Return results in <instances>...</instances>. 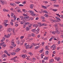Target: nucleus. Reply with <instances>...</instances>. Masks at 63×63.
<instances>
[{
    "instance_id": "nucleus-49",
    "label": "nucleus",
    "mask_w": 63,
    "mask_h": 63,
    "mask_svg": "<svg viewBox=\"0 0 63 63\" xmlns=\"http://www.w3.org/2000/svg\"><path fill=\"white\" fill-rule=\"evenodd\" d=\"M19 17H20V18H24V17L23 16H20Z\"/></svg>"
},
{
    "instance_id": "nucleus-34",
    "label": "nucleus",
    "mask_w": 63,
    "mask_h": 63,
    "mask_svg": "<svg viewBox=\"0 0 63 63\" xmlns=\"http://www.w3.org/2000/svg\"><path fill=\"white\" fill-rule=\"evenodd\" d=\"M53 22L56 23L57 22V21L56 20H53Z\"/></svg>"
},
{
    "instance_id": "nucleus-33",
    "label": "nucleus",
    "mask_w": 63,
    "mask_h": 63,
    "mask_svg": "<svg viewBox=\"0 0 63 63\" xmlns=\"http://www.w3.org/2000/svg\"><path fill=\"white\" fill-rule=\"evenodd\" d=\"M31 36H32V37H35V34H34V33H32L31 34Z\"/></svg>"
},
{
    "instance_id": "nucleus-7",
    "label": "nucleus",
    "mask_w": 63,
    "mask_h": 63,
    "mask_svg": "<svg viewBox=\"0 0 63 63\" xmlns=\"http://www.w3.org/2000/svg\"><path fill=\"white\" fill-rule=\"evenodd\" d=\"M40 32V29H37L35 33H36L37 34H38Z\"/></svg>"
},
{
    "instance_id": "nucleus-36",
    "label": "nucleus",
    "mask_w": 63,
    "mask_h": 63,
    "mask_svg": "<svg viewBox=\"0 0 63 63\" xmlns=\"http://www.w3.org/2000/svg\"><path fill=\"white\" fill-rule=\"evenodd\" d=\"M46 55H48V51H47L45 53Z\"/></svg>"
},
{
    "instance_id": "nucleus-59",
    "label": "nucleus",
    "mask_w": 63,
    "mask_h": 63,
    "mask_svg": "<svg viewBox=\"0 0 63 63\" xmlns=\"http://www.w3.org/2000/svg\"><path fill=\"white\" fill-rule=\"evenodd\" d=\"M39 47H35V49H38Z\"/></svg>"
},
{
    "instance_id": "nucleus-18",
    "label": "nucleus",
    "mask_w": 63,
    "mask_h": 63,
    "mask_svg": "<svg viewBox=\"0 0 63 63\" xmlns=\"http://www.w3.org/2000/svg\"><path fill=\"white\" fill-rule=\"evenodd\" d=\"M55 58V59H56L57 60V61H59L60 60V59L59 57L57 58H56V57Z\"/></svg>"
},
{
    "instance_id": "nucleus-43",
    "label": "nucleus",
    "mask_w": 63,
    "mask_h": 63,
    "mask_svg": "<svg viewBox=\"0 0 63 63\" xmlns=\"http://www.w3.org/2000/svg\"><path fill=\"white\" fill-rule=\"evenodd\" d=\"M42 7L43 8H45V9H47V7H46V6H42Z\"/></svg>"
},
{
    "instance_id": "nucleus-14",
    "label": "nucleus",
    "mask_w": 63,
    "mask_h": 63,
    "mask_svg": "<svg viewBox=\"0 0 63 63\" xmlns=\"http://www.w3.org/2000/svg\"><path fill=\"white\" fill-rule=\"evenodd\" d=\"M35 46V44H34V43H33L32 44V45L30 47V48H32V47H33V46Z\"/></svg>"
},
{
    "instance_id": "nucleus-11",
    "label": "nucleus",
    "mask_w": 63,
    "mask_h": 63,
    "mask_svg": "<svg viewBox=\"0 0 63 63\" xmlns=\"http://www.w3.org/2000/svg\"><path fill=\"white\" fill-rule=\"evenodd\" d=\"M34 6V5L33 4H31L30 5V7L31 9H33V6Z\"/></svg>"
},
{
    "instance_id": "nucleus-16",
    "label": "nucleus",
    "mask_w": 63,
    "mask_h": 63,
    "mask_svg": "<svg viewBox=\"0 0 63 63\" xmlns=\"http://www.w3.org/2000/svg\"><path fill=\"white\" fill-rule=\"evenodd\" d=\"M17 11L18 13L19 12V13H21V11H20V9L19 8V9L17 10Z\"/></svg>"
},
{
    "instance_id": "nucleus-3",
    "label": "nucleus",
    "mask_w": 63,
    "mask_h": 63,
    "mask_svg": "<svg viewBox=\"0 0 63 63\" xmlns=\"http://www.w3.org/2000/svg\"><path fill=\"white\" fill-rule=\"evenodd\" d=\"M24 19H25V20H27V21L28 20H30V18H29V17H24Z\"/></svg>"
},
{
    "instance_id": "nucleus-24",
    "label": "nucleus",
    "mask_w": 63,
    "mask_h": 63,
    "mask_svg": "<svg viewBox=\"0 0 63 63\" xmlns=\"http://www.w3.org/2000/svg\"><path fill=\"white\" fill-rule=\"evenodd\" d=\"M11 55H16V53L14 52H13L11 53Z\"/></svg>"
},
{
    "instance_id": "nucleus-21",
    "label": "nucleus",
    "mask_w": 63,
    "mask_h": 63,
    "mask_svg": "<svg viewBox=\"0 0 63 63\" xmlns=\"http://www.w3.org/2000/svg\"><path fill=\"white\" fill-rule=\"evenodd\" d=\"M5 40V38L4 37H3L2 40H1V42H3V41H4Z\"/></svg>"
},
{
    "instance_id": "nucleus-5",
    "label": "nucleus",
    "mask_w": 63,
    "mask_h": 63,
    "mask_svg": "<svg viewBox=\"0 0 63 63\" xmlns=\"http://www.w3.org/2000/svg\"><path fill=\"white\" fill-rule=\"evenodd\" d=\"M12 29L11 28H9L7 30V32H8V33L9 32H10L12 31Z\"/></svg>"
},
{
    "instance_id": "nucleus-62",
    "label": "nucleus",
    "mask_w": 63,
    "mask_h": 63,
    "mask_svg": "<svg viewBox=\"0 0 63 63\" xmlns=\"http://www.w3.org/2000/svg\"><path fill=\"white\" fill-rule=\"evenodd\" d=\"M31 35L30 34H29L28 35V37H31Z\"/></svg>"
},
{
    "instance_id": "nucleus-2",
    "label": "nucleus",
    "mask_w": 63,
    "mask_h": 63,
    "mask_svg": "<svg viewBox=\"0 0 63 63\" xmlns=\"http://www.w3.org/2000/svg\"><path fill=\"white\" fill-rule=\"evenodd\" d=\"M53 48L52 49V50H55V49H56V46H55V45H54L52 46H51L50 48Z\"/></svg>"
},
{
    "instance_id": "nucleus-8",
    "label": "nucleus",
    "mask_w": 63,
    "mask_h": 63,
    "mask_svg": "<svg viewBox=\"0 0 63 63\" xmlns=\"http://www.w3.org/2000/svg\"><path fill=\"white\" fill-rule=\"evenodd\" d=\"M22 56L23 58H25L27 57V55L26 54L22 55Z\"/></svg>"
},
{
    "instance_id": "nucleus-53",
    "label": "nucleus",
    "mask_w": 63,
    "mask_h": 63,
    "mask_svg": "<svg viewBox=\"0 0 63 63\" xmlns=\"http://www.w3.org/2000/svg\"><path fill=\"white\" fill-rule=\"evenodd\" d=\"M48 58V57H45L44 58V60H46V59H47Z\"/></svg>"
},
{
    "instance_id": "nucleus-57",
    "label": "nucleus",
    "mask_w": 63,
    "mask_h": 63,
    "mask_svg": "<svg viewBox=\"0 0 63 63\" xmlns=\"http://www.w3.org/2000/svg\"><path fill=\"white\" fill-rule=\"evenodd\" d=\"M10 47L11 48H13V47H14L13 46H11Z\"/></svg>"
},
{
    "instance_id": "nucleus-41",
    "label": "nucleus",
    "mask_w": 63,
    "mask_h": 63,
    "mask_svg": "<svg viewBox=\"0 0 63 63\" xmlns=\"http://www.w3.org/2000/svg\"><path fill=\"white\" fill-rule=\"evenodd\" d=\"M23 28H25V27H26V25L25 24H24L23 25Z\"/></svg>"
},
{
    "instance_id": "nucleus-50",
    "label": "nucleus",
    "mask_w": 63,
    "mask_h": 63,
    "mask_svg": "<svg viewBox=\"0 0 63 63\" xmlns=\"http://www.w3.org/2000/svg\"><path fill=\"white\" fill-rule=\"evenodd\" d=\"M52 11L54 12H56L57 11V9H53Z\"/></svg>"
},
{
    "instance_id": "nucleus-42",
    "label": "nucleus",
    "mask_w": 63,
    "mask_h": 63,
    "mask_svg": "<svg viewBox=\"0 0 63 63\" xmlns=\"http://www.w3.org/2000/svg\"><path fill=\"white\" fill-rule=\"evenodd\" d=\"M24 23V22L23 21H22L20 22V23L21 24H23Z\"/></svg>"
},
{
    "instance_id": "nucleus-60",
    "label": "nucleus",
    "mask_w": 63,
    "mask_h": 63,
    "mask_svg": "<svg viewBox=\"0 0 63 63\" xmlns=\"http://www.w3.org/2000/svg\"><path fill=\"white\" fill-rule=\"evenodd\" d=\"M44 44L45 43H44V42H42V46H44Z\"/></svg>"
},
{
    "instance_id": "nucleus-17",
    "label": "nucleus",
    "mask_w": 63,
    "mask_h": 63,
    "mask_svg": "<svg viewBox=\"0 0 63 63\" xmlns=\"http://www.w3.org/2000/svg\"><path fill=\"white\" fill-rule=\"evenodd\" d=\"M0 2H1V3L3 5H4V1H3L2 0H1L0 1Z\"/></svg>"
},
{
    "instance_id": "nucleus-51",
    "label": "nucleus",
    "mask_w": 63,
    "mask_h": 63,
    "mask_svg": "<svg viewBox=\"0 0 63 63\" xmlns=\"http://www.w3.org/2000/svg\"><path fill=\"white\" fill-rule=\"evenodd\" d=\"M25 24L26 25V24L27 25H28V24H30V23L29 22H28L27 23H26Z\"/></svg>"
},
{
    "instance_id": "nucleus-1",
    "label": "nucleus",
    "mask_w": 63,
    "mask_h": 63,
    "mask_svg": "<svg viewBox=\"0 0 63 63\" xmlns=\"http://www.w3.org/2000/svg\"><path fill=\"white\" fill-rule=\"evenodd\" d=\"M29 13H31V16H34L36 15V14H34V12L32 11H29Z\"/></svg>"
},
{
    "instance_id": "nucleus-19",
    "label": "nucleus",
    "mask_w": 63,
    "mask_h": 63,
    "mask_svg": "<svg viewBox=\"0 0 63 63\" xmlns=\"http://www.w3.org/2000/svg\"><path fill=\"white\" fill-rule=\"evenodd\" d=\"M38 24L39 26V27H41V26H42V23H38Z\"/></svg>"
},
{
    "instance_id": "nucleus-35",
    "label": "nucleus",
    "mask_w": 63,
    "mask_h": 63,
    "mask_svg": "<svg viewBox=\"0 0 63 63\" xmlns=\"http://www.w3.org/2000/svg\"><path fill=\"white\" fill-rule=\"evenodd\" d=\"M56 33V31H55L53 32H52V34H54H54H55Z\"/></svg>"
},
{
    "instance_id": "nucleus-54",
    "label": "nucleus",
    "mask_w": 63,
    "mask_h": 63,
    "mask_svg": "<svg viewBox=\"0 0 63 63\" xmlns=\"http://www.w3.org/2000/svg\"><path fill=\"white\" fill-rule=\"evenodd\" d=\"M58 25V24H57L56 23L55 24V25H54V26L56 27Z\"/></svg>"
},
{
    "instance_id": "nucleus-38",
    "label": "nucleus",
    "mask_w": 63,
    "mask_h": 63,
    "mask_svg": "<svg viewBox=\"0 0 63 63\" xmlns=\"http://www.w3.org/2000/svg\"><path fill=\"white\" fill-rule=\"evenodd\" d=\"M15 3L16 4H19V3H20V2H17L16 1L15 2Z\"/></svg>"
},
{
    "instance_id": "nucleus-46",
    "label": "nucleus",
    "mask_w": 63,
    "mask_h": 63,
    "mask_svg": "<svg viewBox=\"0 0 63 63\" xmlns=\"http://www.w3.org/2000/svg\"><path fill=\"white\" fill-rule=\"evenodd\" d=\"M45 49L47 50H49V48H47V46L45 47Z\"/></svg>"
},
{
    "instance_id": "nucleus-48",
    "label": "nucleus",
    "mask_w": 63,
    "mask_h": 63,
    "mask_svg": "<svg viewBox=\"0 0 63 63\" xmlns=\"http://www.w3.org/2000/svg\"><path fill=\"white\" fill-rule=\"evenodd\" d=\"M19 6L20 7H23V5L21 4H20L19 5Z\"/></svg>"
},
{
    "instance_id": "nucleus-63",
    "label": "nucleus",
    "mask_w": 63,
    "mask_h": 63,
    "mask_svg": "<svg viewBox=\"0 0 63 63\" xmlns=\"http://www.w3.org/2000/svg\"><path fill=\"white\" fill-rule=\"evenodd\" d=\"M23 52H26V50H23Z\"/></svg>"
},
{
    "instance_id": "nucleus-25",
    "label": "nucleus",
    "mask_w": 63,
    "mask_h": 63,
    "mask_svg": "<svg viewBox=\"0 0 63 63\" xmlns=\"http://www.w3.org/2000/svg\"><path fill=\"white\" fill-rule=\"evenodd\" d=\"M25 47H26V48L27 49V48H29V45H28L26 46Z\"/></svg>"
},
{
    "instance_id": "nucleus-61",
    "label": "nucleus",
    "mask_w": 63,
    "mask_h": 63,
    "mask_svg": "<svg viewBox=\"0 0 63 63\" xmlns=\"http://www.w3.org/2000/svg\"><path fill=\"white\" fill-rule=\"evenodd\" d=\"M53 20H52V19L51 18L50 19V21H51V22H53Z\"/></svg>"
},
{
    "instance_id": "nucleus-29",
    "label": "nucleus",
    "mask_w": 63,
    "mask_h": 63,
    "mask_svg": "<svg viewBox=\"0 0 63 63\" xmlns=\"http://www.w3.org/2000/svg\"><path fill=\"white\" fill-rule=\"evenodd\" d=\"M14 18V20H16V16H15L13 17Z\"/></svg>"
},
{
    "instance_id": "nucleus-4",
    "label": "nucleus",
    "mask_w": 63,
    "mask_h": 63,
    "mask_svg": "<svg viewBox=\"0 0 63 63\" xmlns=\"http://www.w3.org/2000/svg\"><path fill=\"white\" fill-rule=\"evenodd\" d=\"M11 35L8 34L7 35H4V37L6 38H9V37H10V36Z\"/></svg>"
},
{
    "instance_id": "nucleus-26",
    "label": "nucleus",
    "mask_w": 63,
    "mask_h": 63,
    "mask_svg": "<svg viewBox=\"0 0 63 63\" xmlns=\"http://www.w3.org/2000/svg\"><path fill=\"white\" fill-rule=\"evenodd\" d=\"M26 31H28L29 30V28L28 27H26Z\"/></svg>"
},
{
    "instance_id": "nucleus-27",
    "label": "nucleus",
    "mask_w": 63,
    "mask_h": 63,
    "mask_svg": "<svg viewBox=\"0 0 63 63\" xmlns=\"http://www.w3.org/2000/svg\"><path fill=\"white\" fill-rule=\"evenodd\" d=\"M8 22V20H4V23H7Z\"/></svg>"
},
{
    "instance_id": "nucleus-56",
    "label": "nucleus",
    "mask_w": 63,
    "mask_h": 63,
    "mask_svg": "<svg viewBox=\"0 0 63 63\" xmlns=\"http://www.w3.org/2000/svg\"><path fill=\"white\" fill-rule=\"evenodd\" d=\"M43 51V50H41L39 51V52L40 53H42V52Z\"/></svg>"
},
{
    "instance_id": "nucleus-15",
    "label": "nucleus",
    "mask_w": 63,
    "mask_h": 63,
    "mask_svg": "<svg viewBox=\"0 0 63 63\" xmlns=\"http://www.w3.org/2000/svg\"><path fill=\"white\" fill-rule=\"evenodd\" d=\"M38 26V25L37 24H35L33 25V27H36V28H37Z\"/></svg>"
},
{
    "instance_id": "nucleus-9",
    "label": "nucleus",
    "mask_w": 63,
    "mask_h": 63,
    "mask_svg": "<svg viewBox=\"0 0 63 63\" xmlns=\"http://www.w3.org/2000/svg\"><path fill=\"white\" fill-rule=\"evenodd\" d=\"M11 45L13 46L14 47H15L16 46V45L15 44V43L14 42H12L11 43Z\"/></svg>"
},
{
    "instance_id": "nucleus-23",
    "label": "nucleus",
    "mask_w": 63,
    "mask_h": 63,
    "mask_svg": "<svg viewBox=\"0 0 63 63\" xmlns=\"http://www.w3.org/2000/svg\"><path fill=\"white\" fill-rule=\"evenodd\" d=\"M32 31L34 33H35V32H36V29H33L32 30Z\"/></svg>"
},
{
    "instance_id": "nucleus-31",
    "label": "nucleus",
    "mask_w": 63,
    "mask_h": 63,
    "mask_svg": "<svg viewBox=\"0 0 63 63\" xmlns=\"http://www.w3.org/2000/svg\"><path fill=\"white\" fill-rule=\"evenodd\" d=\"M24 36H21L20 38V39H22L24 38Z\"/></svg>"
},
{
    "instance_id": "nucleus-45",
    "label": "nucleus",
    "mask_w": 63,
    "mask_h": 63,
    "mask_svg": "<svg viewBox=\"0 0 63 63\" xmlns=\"http://www.w3.org/2000/svg\"><path fill=\"white\" fill-rule=\"evenodd\" d=\"M16 42L17 44H18V45H19L20 42H19V41H16Z\"/></svg>"
},
{
    "instance_id": "nucleus-13",
    "label": "nucleus",
    "mask_w": 63,
    "mask_h": 63,
    "mask_svg": "<svg viewBox=\"0 0 63 63\" xmlns=\"http://www.w3.org/2000/svg\"><path fill=\"white\" fill-rule=\"evenodd\" d=\"M20 50V49L19 48H17V49L16 50V52H19V51Z\"/></svg>"
},
{
    "instance_id": "nucleus-28",
    "label": "nucleus",
    "mask_w": 63,
    "mask_h": 63,
    "mask_svg": "<svg viewBox=\"0 0 63 63\" xmlns=\"http://www.w3.org/2000/svg\"><path fill=\"white\" fill-rule=\"evenodd\" d=\"M56 33L57 34H60V32H59L58 31H56Z\"/></svg>"
},
{
    "instance_id": "nucleus-30",
    "label": "nucleus",
    "mask_w": 63,
    "mask_h": 63,
    "mask_svg": "<svg viewBox=\"0 0 63 63\" xmlns=\"http://www.w3.org/2000/svg\"><path fill=\"white\" fill-rule=\"evenodd\" d=\"M41 19H45V17H44L43 16H42L41 17Z\"/></svg>"
},
{
    "instance_id": "nucleus-44",
    "label": "nucleus",
    "mask_w": 63,
    "mask_h": 63,
    "mask_svg": "<svg viewBox=\"0 0 63 63\" xmlns=\"http://www.w3.org/2000/svg\"><path fill=\"white\" fill-rule=\"evenodd\" d=\"M32 60L34 61H36V59L34 57H33L32 58Z\"/></svg>"
},
{
    "instance_id": "nucleus-37",
    "label": "nucleus",
    "mask_w": 63,
    "mask_h": 63,
    "mask_svg": "<svg viewBox=\"0 0 63 63\" xmlns=\"http://www.w3.org/2000/svg\"><path fill=\"white\" fill-rule=\"evenodd\" d=\"M15 10H16V11L17 10H18L19 9V8L18 7H17L16 8H15Z\"/></svg>"
},
{
    "instance_id": "nucleus-55",
    "label": "nucleus",
    "mask_w": 63,
    "mask_h": 63,
    "mask_svg": "<svg viewBox=\"0 0 63 63\" xmlns=\"http://www.w3.org/2000/svg\"><path fill=\"white\" fill-rule=\"evenodd\" d=\"M10 24L11 25H12L13 26V25H14V24H13V22H10Z\"/></svg>"
},
{
    "instance_id": "nucleus-47",
    "label": "nucleus",
    "mask_w": 63,
    "mask_h": 63,
    "mask_svg": "<svg viewBox=\"0 0 63 63\" xmlns=\"http://www.w3.org/2000/svg\"><path fill=\"white\" fill-rule=\"evenodd\" d=\"M4 25L5 26H6H6H7L8 25V24H7L5 23H4Z\"/></svg>"
},
{
    "instance_id": "nucleus-22",
    "label": "nucleus",
    "mask_w": 63,
    "mask_h": 63,
    "mask_svg": "<svg viewBox=\"0 0 63 63\" xmlns=\"http://www.w3.org/2000/svg\"><path fill=\"white\" fill-rule=\"evenodd\" d=\"M53 6L55 7H59V5H58L54 4L53 5Z\"/></svg>"
},
{
    "instance_id": "nucleus-58",
    "label": "nucleus",
    "mask_w": 63,
    "mask_h": 63,
    "mask_svg": "<svg viewBox=\"0 0 63 63\" xmlns=\"http://www.w3.org/2000/svg\"><path fill=\"white\" fill-rule=\"evenodd\" d=\"M32 26V24H30V25L28 26L29 28L31 27Z\"/></svg>"
},
{
    "instance_id": "nucleus-12",
    "label": "nucleus",
    "mask_w": 63,
    "mask_h": 63,
    "mask_svg": "<svg viewBox=\"0 0 63 63\" xmlns=\"http://www.w3.org/2000/svg\"><path fill=\"white\" fill-rule=\"evenodd\" d=\"M11 16L13 18V17H14V16H15V15H14V13H11Z\"/></svg>"
},
{
    "instance_id": "nucleus-64",
    "label": "nucleus",
    "mask_w": 63,
    "mask_h": 63,
    "mask_svg": "<svg viewBox=\"0 0 63 63\" xmlns=\"http://www.w3.org/2000/svg\"><path fill=\"white\" fill-rule=\"evenodd\" d=\"M61 34H63V31H61Z\"/></svg>"
},
{
    "instance_id": "nucleus-39",
    "label": "nucleus",
    "mask_w": 63,
    "mask_h": 63,
    "mask_svg": "<svg viewBox=\"0 0 63 63\" xmlns=\"http://www.w3.org/2000/svg\"><path fill=\"white\" fill-rule=\"evenodd\" d=\"M28 54H30L31 55H32L33 54L31 53V52H29L28 53Z\"/></svg>"
},
{
    "instance_id": "nucleus-6",
    "label": "nucleus",
    "mask_w": 63,
    "mask_h": 63,
    "mask_svg": "<svg viewBox=\"0 0 63 63\" xmlns=\"http://www.w3.org/2000/svg\"><path fill=\"white\" fill-rule=\"evenodd\" d=\"M15 28H13L12 30V31L13 32V34L14 35H15L16 33L15 32Z\"/></svg>"
},
{
    "instance_id": "nucleus-20",
    "label": "nucleus",
    "mask_w": 63,
    "mask_h": 63,
    "mask_svg": "<svg viewBox=\"0 0 63 63\" xmlns=\"http://www.w3.org/2000/svg\"><path fill=\"white\" fill-rule=\"evenodd\" d=\"M53 62V59H51L49 61V63H52Z\"/></svg>"
},
{
    "instance_id": "nucleus-32",
    "label": "nucleus",
    "mask_w": 63,
    "mask_h": 63,
    "mask_svg": "<svg viewBox=\"0 0 63 63\" xmlns=\"http://www.w3.org/2000/svg\"><path fill=\"white\" fill-rule=\"evenodd\" d=\"M43 12H44V13H45L46 14H48V12H47V11L44 10L43 11Z\"/></svg>"
},
{
    "instance_id": "nucleus-40",
    "label": "nucleus",
    "mask_w": 63,
    "mask_h": 63,
    "mask_svg": "<svg viewBox=\"0 0 63 63\" xmlns=\"http://www.w3.org/2000/svg\"><path fill=\"white\" fill-rule=\"evenodd\" d=\"M55 29L56 30V31H58V28L57 27H56Z\"/></svg>"
},
{
    "instance_id": "nucleus-10",
    "label": "nucleus",
    "mask_w": 63,
    "mask_h": 63,
    "mask_svg": "<svg viewBox=\"0 0 63 63\" xmlns=\"http://www.w3.org/2000/svg\"><path fill=\"white\" fill-rule=\"evenodd\" d=\"M10 5L12 6H15L16 5V4L13 3H11Z\"/></svg>"
},
{
    "instance_id": "nucleus-52",
    "label": "nucleus",
    "mask_w": 63,
    "mask_h": 63,
    "mask_svg": "<svg viewBox=\"0 0 63 63\" xmlns=\"http://www.w3.org/2000/svg\"><path fill=\"white\" fill-rule=\"evenodd\" d=\"M4 52L5 53H6V54H7L8 53V51L6 50H5L4 51Z\"/></svg>"
}]
</instances>
